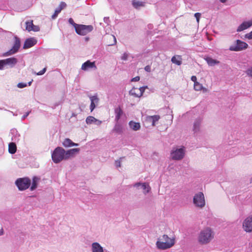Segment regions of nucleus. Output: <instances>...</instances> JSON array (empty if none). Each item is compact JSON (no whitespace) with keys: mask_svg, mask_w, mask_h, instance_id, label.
<instances>
[{"mask_svg":"<svg viewBox=\"0 0 252 252\" xmlns=\"http://www.w3.org/2000/svg\"><path fill=\"white\" fill-rule=\"evenodd\" d=\"M175 244V239L164 234L160 236L156 242V246L159 250H166L171 248Z\"/></svg>","mask_w":252,"mask_h":252,"instance_id":"f257e3e1","label":"nucleus"},{"mask_svg":"<svg viewBox=\"0 0 252 252\" xmlns=\"http://www.w3.org/2000/svg\"><path fill=\"white\" fill-rule=\"evenodd\" d=\"M214 233L210 228L201 230L198 237L199 243L202 245L209 243L214 238Z\"/></svg>","mask_w":252,"mask_h":252,"instance_id":"f03ea898","label":"nucleus"},{"mask_svg":"<svg viewBox=\"0 0 252 252\" xmlns=\"http://www.w3.org/2000/svg\"><path fill=\"white\" fill-rule=\"evenodd\" d=\"M52 158L56 163H58L63 160H65V150L62 147H57L52 154Z\"/></svg>","mask_w":252,"mask_h":252,"instance_id":"7ed1b4c3","label":"nucleus"},{"mask_svg":"<svg viewBox=\"0 0 252 252\" xmlns=\"http://www.w3.org/2000/svg\"><path fill=\"white\" fill-rule=\"evenodd\" d=\"M14 42L12 48L8 51L2 54V57H8L17 53L21 46L20 39L17 36H15Z\"/></svg>","mask_w":252,"mask_h":252,"instance_id":"20e7f679","label":"nucleus"},{"mask_svg":"<svg viewBox=\"0 0 252 252\" xmlns=\"http://www.w3.org/2000/svg\"><path fill=\"white\" fill-rule=\"evenodd\" d=\"M15 184L19 190H24L30 187L31 184V181L28 178H19L15 181Z\"/></svg>","mask_w":252,"mask_h":252,"instance_id":"39448f33","label":"nucleus"},{"mask_svg":"<svg viewBox=\"0 0 252 252\" xmlns=\"http://www.w3.org/2000/svg\"><path fill=\"white\" fill-rule=\"evenodd\" d=\"M93 27L92 25H85L78 24V25L75 27L76 32L81 35H85L87 33L90 32L93 30Z\"/></svg>","mask_w":252,"mask_h":252,"instance_id":"423d86ee","label":"nucleus"},{"mask_svg":"<svg viewBox=\"0 0 252 252\" xmlns=\"http://www.w3.org/2000/svg\"><path fill=\"white\" fill-rule=\"evenodd\" d=\"M185 149L184 147L177 148H173L171 152V157L173 160H181L184 157Z\"/></svg>","mask_w":252,"mask_h":252,"instance_id":"0eeeda50","label":"nucleus"},{"mask_svg":"<svg viewBox=\"0 0 252 252\" xmlns=\"http://www.w3.org/2000/svg\"><path fill=\"white\" fill-rule=\"evenodd\" d=\"M248 47V44L247 43L237 39L236 40L235 44L229 47V50L231 51H240L246 49Z\"/></svg>","mask_w":252,"mask_h":252,"instance_id":"6e6552de","label":"nucleus"},{"mask_svg":"<svg viewBox=\"0 0 252 252\" xmlns=\"http://www.w3.org/2000/svg\"><path fill=\"white\" fill-rule=\"evenodd\" d=\"M193 202L195 206L199 208L203 207L205 205V201L204 194L202 192H198L195 194Z\"/></svg>","mask_w":252,"mask_h":252,"instance_id":"1a4fd4ad","label":"nucleus"},{"mask_svg":"<svg viewBox=\"0 0 252 252\" xmlns=\"http://www.w3.org/2000/svg\"><path fill=\"white\" fill-rule=\"evenodd\" d=\"M133 187L137 188L138 189H142L143 190V193L146 194L149 193L151 190V187L148 183H136L133 185Z\"/></svg>","mask_w":252,"mask_h":252,"instance_id":"9d476101","label":"nucleus"},{"mask_svg":"<svg viewBox=\"0 0 252 252\" xmlns=\"http://www.w3.org/2000/svg\"><path fill=\"white\" fill-rule=\"evenodd\" d=\"M243 227L246 232H252V217H248L245 220L243 223Z\"/></svg>","mask_w":252,"mask_h":252,"instance_id":"9b49d317","label":"nucleus"},{"mask_svg":"<svg viewBox=\"0 0 252 252\" xmlns=\"http://www.w3.org/2000/svg\"><path fill=\"white\" fill-rule=\"evenodd\" d=\"M37 43V40L34 38H29L26 39L25 41L23 48L28 49L35 45Z\"/></svg>","mask_w":252,"mask_h":252,"instance_id":"f8f14e48","label":"nucleus"},{"mask_svg":"<svg viewBox=\"0 0 252 252\" xmlns=\"http://www.w3.org/2000/svg\"><path fill=\"white\" fill-rule=\"evenodd\" d=\"M80 151L79 148H74L68 150L66 151H65V159H67L71 157H74V156L77 154Z\"/></svg>","mask_w":252,"mask_h":252,"instance_id":"ddd939ff","label":"nucleus"},{"mask_svg":"<svg viewBox=\"0 0 252 252\" xmlns=\"http://www.w3.org/2000/svg\"><path fill=\"white\" fill-rule=\"evenodd\" d=\"M90 68L96 69V66L95 64V62H92L90 60H88L83 63L81 66V69L83 70H87Z\"/></svg>","mask_w":252,"mask_h":252,"instance_id":"4468645a","label":"nucleus"},{"mask_svg":"<svg viewBox=\"0 0 252 252\" xmlns=\"http://www.w3.org/2000/svg\"><path fill=\"white\" fill-rule=\"evenodd\" d=\"M10 134L11 136V140L14 143L18 142L20 140V134L16 129L13 128L10 130Z\"/></svg>","mask_w":252,"mask_h":252,"instance_id":"2eb2a0df","label":"nucleus"},{"mask_svg":"<svg viewBox=\"0 0 252 252\" xmlns=\"http://www.w3.org/2000/svg\"><path fill=\"white\" fill-rule=\"evenodd\" d=\"M252 26V20L243 22L241 24L237 29V32H241L245 30L248 29Z\"/></svg>","mask_w":252,"mask_h":252,"instance_id":"dca6fc26","label":"nucleus"},{"mask_svg":"<svg viewBox=\"0 0 252 252\" xmlns=\"http://www.w3.org/2000/svg\"><path fill=\"white\" fill-rule=\"evenodd\" d=\"M202 120V118L199 117L194 120L193 125V130L194 132H197L200 130Z\"/></svg>","mask_w":252,"mask_h":252,"instance_id":"f3484780","label":"nucleus"},{"mask_svg":"<svg viewBox=\"0 0 252 252\" xmlns=\"http://www.w3.org/2000/svg\"><path fill=\"white\" fill-rule=\"evenodd\" d=\"M5 63V65L8 66L10 68H12L18 63V60L15 57H11L4 59Z\"/></svg>","mask_w":252,"mask_h":252,"instance_id":"a211bd4d","label":"nucleus"},{"mask_svg":"<svg viewBox=\"0 0 252 252\" xmlns=\"http://www.w3.org/2000/svg\"><path fill=\"white\" fill-rule=\"evenodd\" d=\"M91 250L92 252H104L103 247L97 242L92 244Z\"/></svg>","mask_w":252,"mask_h":252,"instance_id":"6ab92c4d","label":"nucleus"},{"mask_svg":"<svg viewBox=\"0 0 252 252\" xmlns=\"http://www.w3.org/2000/svg\"><path fill=\"white\" fill-rule=\"evenodd\" d=\"M63 145L64 147H69L72 146H78L79 144L74 143L69 138H65L63 142Z\"/></svg>","mask_w":252,"mask_h":252,"instance_id":"aec40b11","label":"nucleus"},{"mask_svg":"<svg viewBox=\"0 0 252 252\" xmlns=\"http://www.w3.org/2000/svg\"><path fill=\"white\" fill-rule=\"evenodd\" d=\"M115 121L118 122L123 114V111L120 106L115 109Z\"/></svg>","mask_w":252,"mask_h":252,"instance_id":"412c9836","label":"nucleus"},{"mask_svg":"<svg viewBox=\"0 0 252 252\" xmlns=\"http://www.w3.org/2000/svg\"><path fill=\"white\" fill-rule=\"evenodd\" d=\"M171 62L173 63L180 65L182 63V57L179 55L174 56L171 58Z\"/></svg>","mask_w":252,"mask_h":252,"instance_id":"4be33fe9","label":"nucleus"},{"mask_svg":"<svg viewBox=\"0 0 252 252\" xmlns=\"http://www.w3.org/2000/svg\"><path fill=\"white\" fill-rule=\"evenodd\" d=\"M90 99L91 101L90 105V110L92 112L95 107V103H97L98 101V98L96 96L94 95L91 96Z\"/></svg>","mask_w":252,"mask_h":252,"instance_id":"5701e85b","label":"nucleus"},{"mask_svg":"<svg viewBox=\"0 0 252 252\" xmlns=\"http://www.w3.org/2000/svg\"><path fill=\"white\" fill-rule=\"evenodd\" d=\"M205 60L207 62L209 66H214L216 64H219V63H220L219 61H218L216 60L213 59L210 57H206L205 59Z\"/></svg>","mask_w":252,"mask_h":252,"instance_id":"b1692460","label":"nucleus"},{"mask_svg":"<svg viewBox=\"0 0 252 252\" xmlns=\"http://www.w3.org/2000/svg\"><path fill=\"white\" fill-rule=\"evenodd\" d=\"M129 126L134 131L139 130L140 128V125L139 123H136L133 121H130L129 122Z\"/></svg>","mask_w":252,"mask_h":252,"instance_id":"393cba45","label":"nucleus"},{"mask_svg":"<svg viewBox=\"0 0 252 252\" xmlns=\"http://www.w3.org/2000/svg\"><path fill=\"white\" fill-rule=\"evenodd\" d=\"M132 5L135 8L139 9L140 7L145 6V2L137 0H133L132 1Z\"/></svg>","mask_w":252,"mask_h":252,"instance_id":"a878e982","label":"nucleus"},{"mask_svg":"<svg viewBox=\"0 0 252 252\" xmlns=\"http://www.w3.org/2000/svg\"><path fill=\"white\" fill-rule=\"evenodd\" d=\"M15 143L14 142H12L8 145V151L11 154H14L16 152L17 147Z\"/></svg>","mask_w":252,"mask_h":252,"instance_id":"bb28decb","label":"nucleus"},{"mask_svg":"<svg viewBox=\"0 0 252 252\" xmlns=\"http://www.w3.org/2000/svg\"><path fill=\"white\" fill-rule=\"evenodd\" d=\"M39 180V178L35 176L33 177L32 186H31L30 188L31 190L33 191L37 188V183Z\"/></svg>","mask_w":252,"mask_h":252,"instance_id":"cd10ccee","label":"nucleus"},{"mask_svg":"<svg viewBox=\"0 0 252 252\" xmlns=\"http://www.w3.org/2000/svg\"><path fill=\"white\" fill-rule=\"evenodd\" d=\"M112 131L119 134L122 133L123 132V127L122 125L118 123V122H117Z\"/></svg>","mask_w":252,"mask_h":252,"instance_id":"c85d7f7f","label":"nucleus"},{"mask_svg":"<svg viewBox=\"0 0 252 252\" xmlns=\"http://www.w3.org/2000/svg\"><path fill=\"white\" fill-rule=\"evenodd\" d=\"M129 94L131 95H133L135 97H139L140 96L139 95L138 90L137 88H133L130 91Z\"/></svg>","mask_w":252,"mask_h":252,"instance_id":"c756f323","label":"nucleus"},{"mask_svg":"<svg viewBox=\"0 0 252 252\" xmlns=\"http://www.w3.org/2000/svg\"><path fill=\"white\" fill-rule=\"evenodd\" d=\"M159 115H154L149 117V119L152 122V125L153 126L155 125V123L159 120Z\"/></svg>","mask_w":252,"mask_h":252,"instance_id":"7c9ffc66","label":"nucleus"},{"mask_svg":"<svg viewBox=\"0 0 252 252\" xmlns=\"http://www.w3.org/2000/svg\"><path fill=\"white\" fill-rule=\"evenodd\" d=\"M26 30L29 32L32 31V26H33V21L32 20L28 21L26 22Z\"/></svg>","mask_w":252,"mask_h":252,"instance_id":"2f4dec72","label":"nucleus"},{"mask_svg":"<svg viewBox=\"0 0 252 252\" xmlns=\"http://www.w3.org/2000/svg\"><path fill=\"white\" fill-rule=\"evenodd\" d=\"M194 89L195 91H201L202 89L206 90V89H204L202 84L198 82H195L194 84Z\"/></svg>","mask_w":252,"mask_h":252,"instance_id":"473e14b6","label":"nucleus"},{"mask_svg":"<svg viewBox=\"0 0 252 252\" xmlns=\"http://www.w3.org/2000/svg\"><path fill=\"white\" fill-rule=\"evenodd\" d=\"M95 121V118L93 116H88L86 120V122L88 125L94 124Z\"/></svg>","mask_w":252,"mask_h":252,"instance_id":"72a5a7b5","label":"nucleus"},{"mask_svg":"<svg viewBox=\"0 0 252 252\" xmlns=\"http://www.w3.org/2000/svg\"><path fill=\"white\" fill-rule=\"evenodd\" d=\"M61 11V10L60 8H57L55 11L54 13L52 16V18L53 19H56Z\"/></svg>","mask_w":252,"mask_h":252,"instance_id":"f704fd0d","label":"nucleus"},{"mask_svg":"<svg viewBox=\"0 0 252 252\" xmlns=\"http://www.w3.org/2000/svg\"><path fill=\"white\" fill-rule=\"evenodd\" d=\"M146 88H147V86L142 87H140V88L138 89L139 95L140 97L142 95Z\"/></svg>","mask_w":252,"mask_h":252,"instance_id":"c9c22d12","label":"nucleus"},{"mask_svg":"<svg viewBox=\"0 0 252 252\" xmlns=\"http://www.w3.org/2000/svg\"><path fill=\"white\" fill-rule=\"evenodd\" d=\"M109 38L110 39H113V42L111 43H110L109 44V45L112 46V45H115L117 43L116 38V37L115 36H114L113 35H110L109 36Z\"/></svg>","mask_w":252,"mask_h":252,"instance_id":"e433bc0d","label":"nucleus"},{"mask_svg":"<svg viewBox=\"0 0 252 252\" xmlns=\"http://www.w3.org/2000/svg\"><path fill=\"white\" fill-rule=\"evenodd\" d=\"M68 23L71 24V25H72L73 26V27L74 28V29H75V27H76L78 24H76L72 18H70L69 19H68Z\"/></svg>","mask_w":252,"mask_h":252,"instance_id":"4c0bfd02","label":"nucleus"},{"mask_svg":"<svg viewBox=\"0 0 252 252\" xmlns=\"http://www.w3.org/2000/svg\"><path fill=\"white\" fill-rule=\"evenodd\" d=\"M6 66L4 60H0V70L4 69V66Z\"/></svg>","mask_w":252,"mask_h":252,"instance_id":"58836bf2","label":"nucleus"},{"mask_svg":"<svg viewBox=\"0 0 252 252\" xmlns=\"http://www.w3.org/2000/svg\"><path fill=\"white\" fill-rule=\"evenodd\" d=\"M66 6V3L64 2H61L58 8H60L61 10L62 11L64 8H65Z\"/></svg>","mask_w":252,"mask_h":252,"instance_id":"ea45409f","label":"nucleus"},{"mask_svg":"<svg viewBox=\"0 0 252 252\" xmlns=\"http://www.w3.org/2000/svg\"><path fill=\"white\" fill-rule=\"evenodd\" d=\"M27 86V84L25 83H19L17 85V87L19 88H24Z\"/></svg>","mask_w":252,"mask_h":252,"instance_id":"a19ab883","label":"nucleus"},{"mask_svg":"<svg viewBox=\"0 0 252 252\" xmlns=\"http://www.w3.org/2000/svg\"><path fill=\"white\" fill-rule=\"evenodd\" d=\"M128 56V54H127L126 53H125L121 57V59L123 61H126L127 60Z\"/></svg>","mask_w":252,"mask_h":252,"instance_id":"79ce46f5","label":"nucleus"},{"mask_svg":"<svg viewBox=\"0 0 252 252\" xmlns=\"http://www.w3.org/2000/svg\"><path fill=\"white\" fill-rule=\"evenodd\" d=\"M32 31L34 32H38L40 31V28L38 26H35L33 25V26H32Z\"/></svg>","mask_w":252,"mask_h":252,"instance_id":"37998d69","label":"nucleus"},{"mask_svg":"<svg viewBox=\"0 0 252 252\" xmlns=\"http://www.w3.org/2000/svg\"><path fill=\"white\" fill-rule=\"evenodd\" d=\"M46 71V67H44L42 70L36 73L37 75H42L45 73Z\"/></svg>","mask_w":252,"mask_h":252,"instance_id":"c03bdc74","label":"nucleus"},{"mask_svg":"<svg viewBox=\"0 0 252 252\" xmlns=\"http://www.w3.org/2000/svg\"><path fill=\"white\" fill-rule=\"evenodd\" d=\"M246 73L248 76L252 77V67L247 69Z\"/></svg>","mask_w":252,"mask_h":252,"instance_id":"a18cd8bd","label":"nucleus"},{"mask_svg":"<svg viewBox=\"0 0 252 252\" xmlns=\"http://www.w3.org/2000/svg\"><path fill=\"white\" fill-rule=\"evenodd\" d=\"M201 16V14L200 13H196L194 14V17L196 19L197 22L198 23L199 21L200 17Z\"/></svg>","mask_w":252,"mask_h":252,"instance_id":"49530a36","label":"nucleus"},{"mask_svg":"<svg viewBox=\"0 0 252 252\" xmlns=\"http://www.w3.org/2000/svg\"><path fill=\"white\" fill-rule=\"evenodd\" d=\"M245 36L246 38H247L248 39H252V31L246 34Z\"/></svg>","mask_w":252,"mask_h":252,"instance_id":"de8ad7c7","label":"nucleus"},{"mask_svg":"<svg viewBox=\"0 0 252 252\" xmlns=\"http://www.w3.org/2000/svg\"><path fill=\"white\" fill-rule=\"evenodd\" d=\"M31 111H28L27 112H26L22 117V121H23L24 120H25L29 115V114L31 113Z\"/></svg>","mask_w":252,"mask_h":252,"instance_id":"09e8293b","label":"nucleus"},{"mask_svg":"<svg viewBox=\"0 0 252 252\" xmlns=\"http://www.w3.org/2000/svg\"><path fill=\"white\" fill-rule=\"evenodd\" d=\"M249 247L247 250V252H252V242L249 243Z\"/></svg>","mask_w":252,"mask_h":252,"instance_id":"8fccbe9b","label":"nucleus"},{"mask_svg":"<svg viewBox=\"0 0 252 252\" xmlns=\"http://www.w3.org/2000/svg\"><path fill=\"white\" fill-rule=\"evenodd\" d=\"M144 69L147 72H151V66L150 65H146L145 68H144Z\"/></svg>","mask_w":252,"mask_h":252,"instance_id":"3c124183","label":"nucleus"},{"mask_svg":"<svg viewBox=\"0 0 252 252\" xmlns=\"http://www.w3.org/2000/svg\"><path fill=\"white\" fill-rule=\"evenodd\" d=\"M104 22L106 23L107 25H109L110 22L109 18V17H104L103 19Z\"/></svg>","mask_w":252,"mask_h":252,"instance_id":"603ef678","label":"nucleus"},{"mask_svg":"<svg viewBox=\"0 0 252 252\" xmlns=\"http://www.w3.org/2000/svg\"><path fill=\"white\" fill-rule=\"evenodd\" d=\"M139 80H140V77L139 76H136V77H135L134 78H133L131 79V81L132 82H136V81H138Z\"/></svg>","mask_w":252,"mask_h":252,"instance_id":"864d4df0","label":"nucleus"},{"mask_svg":"<svg viewBox=\"0 0 252 252\" xmlns=\"http://www.w3.org/2000/svg\"><path fill=\"white\" fill-rule=\"evenodd\" d=\"M115 166L117 167H119L121 166V161L120 160L115 161Z\"/></svg>","mask_w":252,"mask_h":252,"instance_id":"5fc2aeb1","label":"nucleus"},{"mask_svg":"<svg viewBox=\"0 0 252 252\" xmlns=\"http://www.w3.org/2000/svg\"><path fill=\"white\" fill-rule=\"evenodd\" d=\"M97 126H99L101 124V121L95 119L94 123Z\"/></svg>","mask_w":252,"mask_h":252,"instance_id":"6e6d98bb","label":"nucleus"},{"mask_svg":"<svg viewBox=\"0 0 252 252\" xmlns=\"http://www.w3.org/2000/svg\"><path fill=\"white\" fill-rule=\"evenodd\" d=\"M191 80L192 81H193L194 83H195V82H197L196 81L197 79H196V76H191Z\"/></svg>","mask_w":252,"mask_h":252,"instance_id":"4d7b16f0","label":"nucleus"},{"mask_svg":"<svg viewBox=\"0 0 252 252\" xmlns=\"http://www.w3.org/2000/svg\"><path fill=\"white\" fill-rule=\"evenodd\" d=\"M3 234V230L2 229L0 230V235H2Z\"/></svg>","mask_w":252,"mask_h":252,"instance_id":"13d9d810","label":"nucleus"},{"mask_svg":"<svg viewBox=\"0 0 252 252\" xmlns=\"http://www.w3.org/2000/svg\"><path fill=\"white\" fill-rule=\"evenodd\" d=\"M227 0H220V1L222 3H225Z\"/></svg>","mask_w":252,"mask_h":252,"instance_id":"bf43d9fd","label":"nucleus"},{"mask_svg":"<svg viewBox=\"0 0 252 252\" xmlns=\"http://www.w3.org/2000/svg\"><path fill=\"white\" fill-rule=\"evenodd\" d=\"M32 83V81H30L29 82L28 84H27V86H31V84Z\"/></svg>","mask_w":252,"mask_h":252,"instance_id":"052dcab7","label":"nucleus"},{"mask_svg":"<svg viewBox=\"0 0 252 252\" xmlns=\"http://www.w3.org/2000/svg\"><path fill=\"white\" fill-rule=\"evenodd\" d=\"M89 37H85V41H89Z\"/></svg>","mask_w":252,"mask_h":252,"instance_id":"680f3d73","label":"nucleus"},{"mask_svg":"<svg viewBox=\"0 0 252 252\" xmlns=\"http://www.w3.org/2000/svg\"><path fill=\"white\" fill-rule=\"evenodd\" d=\"M10 112H11L14 116H17V114H16V113H13V112H12L11 111H10Z\"/></svg>","mask_w":252,"mask_h":252,"instance_id":"e2e57ef3","label":"nucleus"},{"mask_svg":"<svg viewBox=\"0 0 252 252\" xmlns=\"http://www.w3.org/2000/svg\"><path fill=\"white\" fill-rule=\"evenodd\" d=\"M10 112H11L14 116H17V114H16V113H13V112H12L11 111H10Z\"/></svg>","mask_w":252,"mask_h":252,"instance_id":"0e129e2a","label":"nucleus"},{"mask_svg":"<svg viewBox=\"0 0 252 252\" xmlns=\"http://www.w3.org/2000/svg\"><path fill=\"white\" fill-rule=\"evenodd\" d=\"M250 182H251V183H252V177L250 179Z\"/></svg>","mask_w":252,"mask_h":252,"instance_id":"69168bd1","label":"nucleus"}]
</instances>
